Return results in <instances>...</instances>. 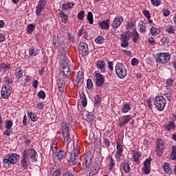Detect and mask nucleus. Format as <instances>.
Here are the masks:
<instances>
[{
	"label": "nucleus",
	"instance_id": "473e14b6",
	"mask_svg": "<svg viewBox=\"0 0 176 176\" xmlns=\"http://www.w3.org/2000/svg\"><path fill=\"white\" fill-rule=\"evenodd\" d=\"M0 68L1 69L6 71V69H12V66H10V64L6 65V63H0Z\"/></svg>",
	"mask_w": 176,
	"mask_h": 176
},
{
	"label": "nucleus",
	"instance_id": "052dcab7",
	"mask_svg": "<svg viewBox=\"0 0 176 176\" xmlns=\"http://www.w3.org/2000/svg\"><path fill=\"white\" fill-rule=\"evenodd\" d=\"M104 144L105 145V146H107V147L111 146V142H109V139L104 138Z\"/></svg>",
	"mask_w": 176,
	"mask_h": 176
},
{
	"label": "nucleus",
	"instance_id": "7ed1b4c3",
	"mask_svg": "<svg viewBox=\"0 0 176 176\" xmlns=\"http://www.w3.org/2000/svg\"><path fill=\"white\" fill-rule=\"evenodd\" d=\"M20 160V155L16 153L8 154L3 160V164L10 166V164H16Z\"/></svg>",
	"mask_w": 176,
	"mask_h": 176
},
{
	"label": "nucleus",
	"instance_id": "79ce46f5",
	"mask_svg": "<svg viewBox=\"0 0 176 176\" xmlns=\"http://www.w3.org/2000/svg\"><path fill=\"white\" fill-rule=\"evenodd\" d=\"M95 42L98 43V45H102V43H104V37L102 36H98L96 38Z\"/></svg>",
	"mask_w": 176,
	"mask_h": 176
},
{
	"label": "nucleus",
	"instance_id": "0eeeda50",
	"mask_svg": "<svg viewBox=\"0 0 176 176\" xmlns=\"http://www.w3.org/2000/svg\"><path fill=\"white\" fill-rule=\"evenodd\" d=\"M23 157H25L28 160L30 158L32 162H36V151L34 148L25 150L23 153Z\"/></svg>",
	"mask_w": 176,
	"mask_h": 176
},
{
	"label": "nucleus",
	"instance_id": "ddd939ff",
	"mask_svg": "<svg viewBox=\"0 0 176 176\" xmlns=\"http://www.w3.org/2000/svg\"><path fill=\"white\" fill-rule=\"evenodd\" d=\"M10 94H12V89H10V87L3 86L1 88V97L5 99H8Z\"/></svg>",
	"mask_w": 176,
	"mask_h": 176
},
{
	"label": "nucleus",
	"instance_id": "c9c22d12",
	"mask_svg": "<svg viewBox=\"0 0 176 176\" xmlns=\"http://www.w3.org/2000/svg\"><path fill=\"white\" fill-rule=\"evenodd\" d=\"M35 30V25L33 23H30L28 25V34H32Z\"/></svg>",
	"mask_w": 176,
	"mask_h": 176
},
{
	"label": "nucleus",
	"instance_id": "c85d7f7f",
	"mask_svg": "<svg viewBox=\"0 0 176 176\" xmlns=\"http://www.w3.org/2000/svg\"><path fill=\"white\" fill-rule=\"evenodd\" d=\"M30 162V160L26 159L23 157V160L21 161V163L22 164V167H23L25 169L28 168V163Z\"/></svg>",
	"mask_w": 176,
	"mask_h": 176
},
{
	"label": "nucleus",
	"instance_id": "a18cd8bd",
	"mask_svg": "<svg viewBox=\"0 0 176 176\" xmlns=\"http://www.w3.org/2000/svg\"><path fill=\"white\" fill-rule=\"evenodd\" d=\"M151 2L153 6H160L162 5V1L160 0H151Z\"/></svg>",
	"mask_w": 176,
	"mask_h": 176
},
{
	"label": "nucleus",
	"instance_id": "603ef678",
	"mask_svg": "<svg viewBox=\"0 0 176 176\" xmlns=\"http://www.w3.org/2000/svg\"><path fill=\"white\" fill-rule=\"evenodd\" d=\"M143 14L144 16H145V17H146L147 20H149V19H151V12L148 10H143Z\"/></svg>",
	"mask_w": 176,
	"mask_h": 176
},
{
	"label": "nucleus",
	"instance_id": "aec40b11",
	"mask_svg": "<svg viewBox=\"0 0 176 176\" xmlns=\"http://www.w3.org/2000/svg\"><path fill=\"white\" fill-rule=\"evenodd\" d=\"M109 23H111V20L107 19L101 22H98V24L102 30H109Z\"/></svg>",
	"mask_w": 176,
	"mask_h": 176
},
{
	"label": "nucleus",
	"instance_id": "de8ad7c7",
	"mask_svg": "<svg viewBox=\"0 0 176 176\" xmlns=\"http://www.w3.org/2000/svg\"><path fill=\"white\" fill-rule=\"evenodd\" d=\"M163 98L166 100L170 101L171 100V92L166 93L162 96Z\"/></svg>",
	"mask_w": 176,
	"mask_h": 176
},
{
	"label": "nucleus",
	"instance_id": "bb28decb",
	"mask_svg": "<svg viewBox=\"0 0 176 176\" xmlns=\"http://www.w3.org/2000/svg\"><path fill=\"white\" fill-rule=\"evenodd\" d=\"M94 107L96 108H98L100 107V104H101V96L100 95H96L94 98Z\"/></svg>",
	"mask_w": 176,
	"mask_h": 176
},
{
	"label": "nucleus",
	"instance_id": "dca6fc26",
	"mask_svg": "<svg viewBox=\"0 0 176 176\" xmlns=\"http://www.w3.org/2000/svg\"><path fill=\"white\" fill-rule=\"evenodd\" d=\"M123 22V16L116 17L113 21L112 27L114 29L119 28Z\"/></svg>",
	"mask_w": 176,
	"mask_h": 176
},
{
	"label": "nucleus",
	"instance_id": "393cba45",
	"mask_svg": "<svg viewBox=\"0 0 176 176\" xmlns=\"http://www.w3.org/2000/svg\"><path fill=\"white\" fill-rule=\"evenodd\" d=\"M56 157L58 160H64L67 157V152L63 150H60L56 153Z\"/></svg>",
	"mask_w": 176,
	"mask_h": 176
},
{
	"label": "nucleus",
	"instance_id": "2eb2a0df",
	"mask_svg": "<svg viewBox=\"0 0 176 176\" xmlns=\"http://www.w3.org/2000/svg\"><path fill=\"white\" fill-rule=\"evenodd\" d=\"M151 163H152V158L151 157L147 158L144 162V167L143 168V171L146 174L151 173Z\"/></svg>",
	"mask_w": 176,
	"mask_h": 176
},
{
	"label": "nucleus",
	"instance_id": "f257e3e1",
	"mask_svg": "<svg viewBox=\"0 0 176 176\" xmlns=\"http://www.w3.org/2000/svg\"><path fill=\"white\" fill-rule=\"evenodd\" d=\"M69 163L72 166H76L78 163H80V151L78 141H74V150L72 151Z\"/></svg>",
	"mask_w": 176,
	"mask_h": 176
},
{
	"label": "nucleus",
	"instance_id": "4d7b16f0",
	"mask_svg": "<svg viewBox=\"0 0 176 176\" xmlns=\"http://www.w3.org/2000/svg\"><path fill=\"white\" fill-rule=\"evenodd\" d=\"M166 31L168 34H174V32H175L174 27H173V26L167 27Z\"/></svg>",
	"mask_w": 176,
	"mask_h": 176
},
{
	"label": "nucleus",
	"instance_id": "9b49d317",
	"mask_svg": "<svg viewBox=\"0 0 176 176\" xmlns=\"http://www.w3.org/2000/svg\"><path fill=\"white\" fill-rule=\"evenodd\" d=\"M93 153H89L85 157L82 162V166L85 170H89L91 166V161L93 160Z\"/></svg>",
	"mask_w": 176,
	"mask_h": 176
},
{
	"label": "nucleus",
	"instance_id": "f704fd0d",
	"mask_svg": "<svg viewBox=\"0 0 176 176\" xmlns=\"http://www.w3.org/2000/svg\"><path fill=\"white\" fill-rule=\"evenodd\" d=\"M60 19L62 23H65V24L68 21V16H67V14L64 12H60Z\"/></svg>",
	"mask_w": 176,
	"mask_h": 176
},
{
	"label": "nucleus",
	"instance_id": "37998d69",
	"mask_svg": "<svg viewBox=\"0 0 176 176\" xmlns=\"http://www.w3.org/2000/svg\"><path fill=\"white\" fill-rule=\"evenodd\" d=\"M120 36H121L120 37L121 42L129 41V35H127V34H122L120 35Z\"/></svg>",
	"mask_w": 176,
	"mask_h": 176
},
{
	"label": "nucleus",
	"instance_id": "c03bdc74",
	"mask_svg": "<svg viewBox=\"0 0 176 176\" xmlns=\"http://www.w3.org/2000/svg\"><path fill=\"white\" fill-rule=\"evenodd\" d=\"M140 32H146V23L144 21L142 22V24H140Z\"/></svg>",
	"mask_w": 176,
	"mask_h": 176
},
{
	"label": "nucleus",
	"instance_id": "58836bf2",
	"mask_svg": "<svg viewBox=\"0 0 176 176\" xmlns=\"http://www.w3.org/2000/svg\"><path fill=\"white\" fill-rule=\"evenodd\" d=\"M86 116L87 122H94V120L96 119V117L93 114H91L90 113H87L86 114Z\"/></svg>",
	"mask_w": 176,
	"mask_h": 176
},
{
	"label": "nucleus",
	"instance_id": "ea45409f",
	"mask_svg": "<svg viewBox=\"0 0 176 176\" xmlns=\"http://www.w3.org/2000/svg\"><path fill=\"white\" fill-rule=\"evenodd\" d=\"M29 115V117L30 118L31 120H32V122H36L38 120V117L36 116V114L30 112V113H28Z\"/></svg>",
	"mask_w": 176,
	"mask_h": 176
},
{
	"label": "nucleus",
	"instance_id": "2f4dec72",
	"mask_svg": "<svg viewBox=\"0 0 176 176\" xmlns=\"http://www.w3.org/2000/svg\"><path fill=\"white\" fill-rule=\"evenodd\" d=\"M15 76L16 79H20V78H23V69L16 68L15 72Z\"/></svg>",
	"mask_w": 176,
	"mask_h": 176
},
{
	"label": "nucleus",
	"instance_id": "774afa93",
	"mask_svg": "<svg viewBox=\"0 0 176 176\" xmlns=\"http://www.w3.org/2000/svg\"><path fill=\"white\" fill-rule=\"evenodd\" d=\"M61 174V172L60 171V169H58L56 170H55L53 173L52 176H60Z\"/></svg>",
	"mask_w": 176,
	"mask_h": 176
},
{
	"label": "nucleus",
	"instance_id": "680f3d73",
	"mask_svg": "<svg viewBox=\"0 0 176 176\" xmlns=\"http://www.w3.org/2000/svg\"><path fill=\"white\" fill-rule=\"evenodd\" d=\"M163 14L164 17H168V16H170V10L164 9L162 10Z\"/></svg>",
	"mask_w": 176,
	"mask_h": 176
},
{
	"label": "nucleus",
	"instance_id": "b1692460",
	"mask_svg": "<svg viewBox=\"0 0 176 176\" xmlns=\"http://www.w3.org/2000/svg\"><path fill=\"white\" fill-rule=\"evenodd\" d=\"M80 83H83V72H78L77 74V77L75 82V86H79Z\"/></svg>",
	"mask_w": 176,
	"mask_h": 176
},
{
	"label": "nucleus",
	"instance_id": "1a4fd4ad",
	"mask_svg": "<svg viewBox=\"0 0 176 176\" xmlns=\"http://www.w3.org/2000/svg\"><path fill=\"white\" fill-rule=\"evenodd\" d=\"M170 54L168 53H160L157 56V63H160L161 64H167L170 61Z\"/></svg>",
	"mask_w": 176,
	"mask_h": 176
},
{
	"label": "nucleus",
	"instance_id": "69168bd1",
	"mask_svg": "<svg viewBox=\"0 0 176 176\" xmlns=\"http://www.w3.org/2000/svg\"><path fill=\"white\" fill-rule=\"evenodd\" d=\"M134 27V23L133 22H128L127 26H126V30H131Z\"/></svg>",
	"mask_w": 176,
	"mask_h": 176
},
{
	"label": "nucleus",
	"instance_id": "7c9ffc66",
	"mask_svg": "<svg viewBox=\"0 0 176 176\" xmlns=\"http://www.w3.org/2000/svg\"><path fill=\"white\" fill-rule=\"evenodd\" d=\"M130 109H131V107H130V104L125 103L122 108V112H123V113H127V112H129Z\"/></svg>",
	"mask_w": 176,
	"mask_h": 176
},
{
	"label": "nucleus",
	"instance_id": "cd10ccee",
	"mask_svg": "<svg viewBox=\"0 0 176 176\" xmlns=\"http://www.w3.org/2000/svg\"><path fill=\"white\" fill-rule=\"evenodd\" d=\"M81 102L82 104V107H85L87 106V98H86V94H84V92L81 93Z\"/></svg>",
	"mask_w": 176,
	"mask_h": 176
},
{
	"label": "nucleus",
	"instance_id": "4be33fe9",
	"mask_svg": "<svg viewBox=\"0 0 176 176\" xmlns=\"http://www.w3.org/2000/svg\"><path fill=\"white\" fill-rule=\"evenodd\" d=\"M58 91H60V93H64V90H65V81H64V79L60 78L58 81Z\"/></svg>",
	"mask_w": 176,
	"mask_h": 176
},
{
	"label": "nucleus",
	"instance_id": "13d9d810",
	"mask_svg": "<svg viewBox=\"0 0 176 176\" xmlns=\"http://www.w3.org/2000/svg\"><path fill=\"white\" fill-rule=\"evenodd\" d=\"M151 35L153 36H155L156 34H157V28H155V27H152L151 28Z\"/></svg>",
	"mask_w": 176,
	"mask_h": 176
},
{
	"label": "nucleus",
	"instance_id": "20e7f679",
	"mask_svg": "<svg viewBox=\"0 0 176 176\" xmlns=\"http://www.w3.org/2000/svg\"><path fill=\"white\" fill-rule=\"evenodd\" d=\"M62 134L64 142H71V135L69 133V124L62 122Z\"/></svg>",
	"mask_w": 176,
	"mask_h": 176
},
{
	"label": "nucleus",
	"instance_id": "0e129e2a",
	"mask_svg": "<svg viewBox=\"0 0 176 176\" xmlns=\"http://www.w3.org/2000/svg\"><path fill=\"white\" fill-rule=\"evenodd\" d=\"M166 85L167 86L171 87L173 85H174V80L173 79H168L166 80Z\"/></svg>",
	"mask_w": 176,
	"mask_h": 176
},
{
	"label": "nucleus",
	"instance_id": "a211bd4d",
	"mask_svg": "<svg viewBox=\"0 0 176 176\" xmlns=\"http://www.w3.org/2000/svg\"><path fill=\"white\" fill-rule=\"evenodd\" d=\"M166 131H170V130H175L176 125L174 121H168L164 125Z\"/></svg>",
	"mask_w": 176,
	"mask_h": 176
},
{
	"label": "nucleus",
	"instance_id": "a19ab883",
	"mask_svg": "<svg viewBox=\"0 0 176 176\" xmlns=\"http://www.w3.org/2000/svg\"><path fill=\"white\" fill-rule=\"evenodd\" d=\"M164 170L166 174H171V168H170V166H168V163H165L164 165Z\"/></svg>",
	"mask_w": 176,
	"mask_h": 176
},
{
	"label": "nucleus",
	"instance_id": "09e8293b",
	"mask_svg": "<svg viewBox=\"0 0 176 176\" xmlns=\"http://www.w3.org/2000/svg\"><path fill=\"white\" fill-rule=\"evenodd\" d=\"M140 39V34H138V32H135L134 35H133V42L134 43H136V42H138V41Z\"/></svg>",
	"mask_w": 176,
	"mask_h": 176
},
{
	"label": "nucleus",
	"instance_id": "6e6552de",
	"mask_svg": "<svg viewBox=\"0 0 176 176\" xmlns=\"http://www.w3.org/2000/svg\"><path fill=\"white\" fill-rule=\"evenodd\" d=\"M167 101L162 96H157L155 98V105L157 108L158 111H163L164 107H166Z\"/></svg>",
	"mask_w": 176,
	"mask_h": 176
},
{
	"label": "nucleus",
	"instance_id": "72a5a7b5",
	"mask_svg": "<svg viewBox=\"0 0 176 176\" xmlns=\"http://www.w3.org/2000/svg\"><path fill=\"white\" fill-rule=\"evenodd\" d=\"M122 167L123 168L124 173H130L131 168L128 163L124 162L122 164Z\"/></svg>",
	"mask_w": 176,
	"mask_h": 176
},
{
	"label": "nucleus",
	"instance_id": "6e6d98bb",
	"mask_svg": "<svg viewBox=\"0 0 176 176\" xmlns=\"http://www.w3.org/2000/svg\"><path fill=\"white\" fill-rule=\"evenodd\" d=\"M78 19L79 20H83L85 19V11L82 10L78 14Z\"/></svg>",
	"mask_w": 176,
	"mask_h": 176
},
{
	"label": "nucleus",
	"instance_id": "864d4df0",
	"mask_svg": "<svg viewBox=\"0 0 176 176\" xmlns=\"http://www.w3.org/2000/svg\"><path fill=\"white\" fill-rule=\"evenodd\" d=\"M12 126H13V122H12V121L9 120L6 122V128L8 130H10V129H12Z\"/></svg>",
	"mask_w": 176,
	"mask_h": 176
},
{
	"label": "nucleus",
	"instance_id": "338daca9",
	"mask_svg": "<svg viewBox=\"0 0 176 176\" xmlns=\"http://www.w3.org/2000/svg\"><path fill=\"white\" fill-rule=\"evenodd\" d=\"M148 42L151 45H156V41H155V38L153 37H149Z\"/></svg>",
	"mask_w": 176,
	"mask_h": 176
},
{
	"label": "nucleus",
	"instance_id": "f03ea898",
	"mask_svg": "<svg viewBox=\"0 0 176 176\" xmlns=\"http://www.w3.org/2000/svg\"><path fill=\"white\" fill-rule=\"evenodd\" d=\"M60 74L65 78H69L72 75V72L69 68V60L65 58L60 62Z\"/></svg>",
	"mask_w": 176,
	"mask_h": 176
},
{
	"label": "nucleus",
	"instance_id": "4c0bfd02",
	"mask_svg": "<svg viewBox=\"0 0 176 176\" xmlns=\"http://www.w3.org/2000/svg\"><path fill=\"white\" fill-rule=\"evenodd\" d=\"M87 20L89 21V24L94 23V19L93 18V13H91V12H88Z\"/></svg>",
	"mask_w": 176,
	"mask_h": 176
},
{
	"label": "nucleus",
	"instance_id": "39448f33",
	"mask_svg": "<svg viewBox=\"0 0 176 176\" xmlns=\"http://www.w3.org/2000/svg\"><path fill=\"white\" fill-rule=\"evenodd\" d=\"M115 69L118 78L123 79L127 76V69H126V67L122 63H118L116 65Z\"/></svg>",
	"mask_w": 176,
	"mask_h": 176
},
{
	"label": "nucleus",
	"instance_id": "49530a36",
	"mask_svg": "<svg viewBox=\"0 0 176 176\" xmlns=\"http://www.w3.org/2000/svg\"><path fill=\"white\" fill-rule=\"evenodd\" d=\"M4 81L6 82V85L7 87H10L9 85H10V83H12V79L10 78V77L7 76L4 78Z\"/></svg>",
	"mask_w": 176,
	"mask_h": 176
},
{
	"label": "nucleus",
	"instance_id": "f8f14e48",
	"mask_svg": "<svg viewBox=\"0 0 176 176\" xmlns=\"http://www.w3.org/2000/svg\"><path fill=\"white\" fill-rule=\"evenodd\" d=\"M94 78L96 86L101 87V86H102L105 82V78H104V76H102V74H100L98 72H96Z\"/></svg>",
	"mask_w": 176,
	"mask_h": 176
},
{
	"label": "nucleus",
	"instance_id": "6ab92c4d",
	"mask_svg": "<svg viewBox=\"0 0 176 176\" xmlns=\"http://www.w3.org/2000/svg\"><path fill=\"white\" fill-rule=\"evenodd\" d=\"M131 120V116L127 115V116H123L122 118L121 121L119 122L120 127H123L125 124H127V123Z\"/></svg>",
	"mask_w": 176,
	"mask_h": 176
},
{
	"label": "nucleus",
	"instance_id": "5fc2aeb1",
	"mask_svg": "<svg viewBox=\"0 0 176 176\" xmlns=\"http://www.w3.org/2000/svg\"><path fill=\"white\" fill-rule=\"evenodd\" d=\"M98 171H100V168H96L95 169H93L91 170V172L89 173V176H93V175H96V174H97L98 173Z\"/></svg>",
	"mask_w": 176,
	"mask_h": 176
},
{
	"label": "nucleus",
	"instance_id": "bf43d9fd",
	"mask_svg": "<svg viewBox=\"0 0 176 176\" xmlns=\"http://www.w3.org/2000/svg\"><path fill=\"white\" fill-rule=\"evenodd\" d=\"M139 63H140V60H138V59L133 58L131 62V65L134 66V65H138Z\"/></svg>",
	"mask_w": 176,
	"mask_h": 176
},
{
	"label": "nucleus",
	"instance_id": "f3484780",
	"mask_svg": "<svg viewBox=\"0 0 176 176\" xmlns=\"http://www.w3.org/2000/svg\"><path fill=\"white\" fill-rule=\"evenodd\" d=\"M132 157L136 164H141V161H140L141 153H140V151L132 150Z\"/></svg>",
	"mask_w": 176,
	"mask_h": 176
},
{
	"label": "nucleus",
	"instance_id": "8fccbe9b",
	"mask_svg": "<svg viewBox=\"0 0 176 176\" xmlns=\"http://www.w3.org/2000/svg\"><path fill=\"white\" fill-rule=\"evenodd\" d=\"M87 87L89 90H90V89H93V81H91V79H87Z\"/></svg>",
	"mask_w": 176,
	"mask_h": 176
},
{
	"label": "nucleus",
	"instance_id": "4468645a",
	"mask_svg": "<svg viewBox=\"0 0 176 176\" xmlns=\"http://www.w3.org/2000/svg\"><path fill=\"white\" fill-rule=\"evenodd\" d=\"M45 6L46 0H40L37 6L36 7V13L37 16H39V14H41V12L45 9Z\"/></svg>",
	"mask_w": 176,
	"mask_h": 176
},
{
	"label": "nucleus",
	"instance_id": "e433bc0d",
	"mask_svg": "<svg viewBox=\"0 0 176 176\" xmlns=\"http://www.w3.org/2000/svg\"><path fill=\"white\" fill-rule=\"evenodd\" d=\"M170 159L172 160H176V146H173L172 147V153L170 155Z\"/></svg>",
	"mask_w": 176,
	"mask_h": 176
},
{
	"label": "nucleus",
	"instance_id": "423d86ee",
	"mask_svg": "<svg viewBox=\"0 0 176 176\" xmlns=\"http://www.w3.org/2000/svg\"><path fill=\"white\" fill-rule=\"evenodd\" d=\"M165 148L166 145L164 144V141L162 139H157L155 149L157 156L162 157V156H163V153H164Z\"/></svg>",
	"mask_w": 176,
	"mask_h": 176
},
{
	"label": "nucleus",
	"instance_id": "e2e57ef3",
	"mask_svg": "<svg viewBox=\"0 0 176 176\" xmlns=\"http://www.w3.org/2000/svg\"><path fill=\"white\" fill-rule=\"evenodd\" d=\"M129 41H122V43H120V46L122 47H129Z\"/></svg>",
	"mask_w": 176,
	"mask_h": 176
},
{
	"label": "nucleus",
	"instance_id": "3c124183",
	"mask_svg": "<svg viewBox=\"0 0 176 176\" xmlns=\"http://www.w3.org/2000/svg\"><path fill=\"white\" fill-rule=\"evenodd\" d=\"M38 97H39V98H42L43 100H44V98H46V94L43 91H40L38 93Z\"/></svg>",
	"mask_w": 176,
	"mask_h": 176
},
{
	"label": "nucleus",
	"instance_id": "c756f323",
	"mask_svg": "<svg viewBox=\"0 0 176 176\" xmlns=\"http://www.w3.org/2000/svg\"><path fill=\"white\" fill-rule=\"evenodd\" d=\"M110 160V164L109 165V170L110 171H112V170H113V168L115 167V160H113V158H112V156L109 155L108 157Z\"/></svg>",
	"mask_w": 176,
	"mask_h": 176
},
{
	"label": "nucleus",
	"instance_id": "412c9836",
	"mask_svg": "<svg viewBox=\"0 0 176 176\" xmlns=\"http://www.w3.org/2000/svg\"><path fill=\"white\" fill-rule=\"evenodd\" d=\"M96 67L100 69L101 72H107V64L104 60H98L96 63Z\"/></svg>",
	"mask_w": 176,
	"mask_h": 176
},
{
	"label": "nucleus",
	"instance_id": "5701e85b",
	"mask_svg": "<svg viewBox=\"0 0 176 176\" xmlns=\"http://www.w3.org/2000/svg\"><path fill=\"white\" fill-rule=\"evenodd\" d=\"M116 146H117V151L116 154V159L120 158L122 156V152H123V146L119 143V142H116Z\"/></svg>",
	"mask_w": 176,
	"mask_h": 176
},
{
	"label": "nucleus",
	"instance_id": "a878e982",
	"mask_svg": "<svg viewBox=\"0 0 176 176\" xmlns=\"http://www.w3.org/2000/svg\"><path fill=\"white\" fill-rule=\"evenodd\" d=\"M38 54H39V50L35 47H32L29 51V55L35 57Z\"/></svg>",
	"mask_w": 176,
	"mask_h": 176
},
{
	"label": "nucleus",
	"instance_id": "9d476101",
	"mask_svg": "<svg viewBox=\"0 0 176 176\" xmlns=\"http://www.w3.org/2000/svg\"><path fill=\"white\" fill-rule=\"evenodd\" d=\"M78 52L81 54L82 57H86L89 56V45L85 43L80 42L78 47Z\"/></svg>",
	"mask_w": 176,
	"mask_h": 176
}]
</instances>
